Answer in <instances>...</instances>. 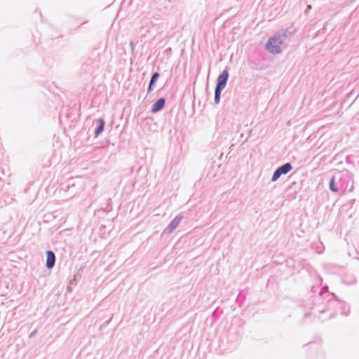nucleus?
<instances>
[{
	"label": "nucleus",
	"instance_id": "nucleus-1",
	"mask_svg": "<svg viewBox=\"0 0 359 359\" xmlns=\"http://www.w3.org/2000/svg\"><path fill=\"white\" fill-rule=\"evenodd\" d=\"M353 175L347 170L336 172L330 180L329 189L333 193L351 191L353 189Z\"/></svg>",
	"mask_w": 359,
	"mask_h": 359
},
{
	"label": "nucleus",
	"instance_id": "nucleus-7",
	"mask_svg": "<svg viewBox=\"0 0 359 359\" xmlns=\"http://www.w3.org/2000/svg\"><path fill=\"white\" fill-rule=\"evenodd\" d=\"M107 201H108V203H107L106 208H104V209L100 208L95 212V217H96L97 218L102 219V220H100V222H110V221L114 220L113 217L112 218H106V219L104 217V216H107L109 212L111 211V206L109 203V201H111V199H108Z\"/></svg>",
	"mask_w": 359,
	"mask_h": 359
},
{
	"label": "nucleus",
	"instance_id": "nucleus-5",
	"mask_svg": "<svg viewBox=\"0 0 359 359\" xmlns=\"http://www.w3.org/2000/svg\"><path fill=\"white\" fill-rule=\"evenodd\" d=\"M296 31L297 29L294 27L293 25H291L289 27L277 32L276 34H279L280 38L285 43V44L288 45V43Z\"/></svg>",
	"mask_w": 359,
	"mask_h": 359
},
{
	"label": "nucleus",
	"instance_id": "nucleus-9",
	"mask_svg": "<svg viewBox=\"0 0 359 359\" xmlns=\"http://www.w3.org/2000/svg\"><path fill=\"white\" fill-rule=\"evenodd\" d=\"M166 104V100L165 97L158 98L151 106V112L156 114L165 107Z\"/></svg>",
	"mask_w": 359,
	"mask_h": 359
},
{
	"label": "nucleus",
	"instance_id": "nucleus-3",
	"mask_svg": "<svg viewBox=\"0 0 359 359\" xmlns=\"http://www.w3.org/2000/svg\"><path fill=\"white\" fill-rule=\"evenodd\" d=\"M287 47V44L280 38L279 34H275L270 37L266 43V50L273 55L279 54Z\"/></svg>",
	"mask_w": 359,
	"mask_h": 359
},
{
	"label": "nucleus",
	"instance_id": "nucleus-8",
	"mask_svg": "<svg viewBox=\"0 0 359 359\" xmlns=\"http://www.w3.org/2000/svg\"><path fill=\"white\" fill-rule=\"evenodd\" d=\"M60 215L61 212H59L58 211L53 213H49L45 215L43 222L45 223L53 222L55 224H64L66 221L64 219L63 217H61L58 220H57Z\"/></svg>",
	"mask_w": 359,
	"mask_h": 359
},
{
	"label": "nucleus",
	"instance_id": "nucleus-11",
	"mask_svg": "<svg viewBox=\"0 0 359 359\" xmlns=\"http://www.w3.org/2000/svg\"><path fill=\"white\" fill-rule=\"evenodd\" d=\"M160 77V74L158 72H154L151 74V79L149 83L147 88V94L151 93L154 88V86Z\"/></svg>",
	"mask_w": 359,
	"mask_h": 359
},
{
	"label": "nucleus",
	"instance_id": "nucleus-16",
	"mask_svg": "<svg viewBox=\"0 0 359 359\" xmlns=\"http://www.w3.org/2000/svg\"><path fill=\"white\" fill-rule=\"evenodd\" d=\"M76 194H77V191H72V196H74V195H76Z\"/></svg>",
	"mask_w": 359,
	"mask_h": 359
},
{
	"label": "nucleus",
	"instance_id": "nucleus-10",
	"mask_svg": "<svg viewBox=\"0 0 359 359\" xmlns=\"http://www.w3.org/2000/svg\"><path fill=\"white\" fill-rule=\"evenodd\" d=\"M105 127V120L103 117L99 118L97 120V126L94 130V137H97L102 133Z\"/></svg>",
	"mask_w": 359,
	"mask_h": 359
},
{
	"label": "nucleus",
	"instance_id": "nucleus-6",
	"mask_svg": "<svg viewBox=\"0 0 359 359\" xmlns=\"http://www.w3.org/2000/svg\"><path fill=\"white\" fill-rule=\"evenodd\" d=\"M100 67V58L97 55L95 58H89L83 65V69L88 72L93 73L95 69H98Z\"/></svg>",
	"mask_w": 359,
	"mask_h": 359
},
{
	"label": "nucleus",
	"instance_id": "nucleus-12",
	"mask_svg": "<svg viewBox=\"0 0 359 359\" xmlns=\"http://www.w3.org/2000/svg\"><path fill=\"white\" fill-rule=\"evenodd\" d=\"M46 255H47L46 264V267L48 269H51L53 267V266L55 264V255L52 251H47Z\"/></svg>",
	"mask_w": 359,
	"mask_h": 359
},
{
	"label": "nucleus",
	"instance_id": "nucleus-2",
	"mask_svg": "<svg viewBox=\"0 0 359 359\" xmlns=\"http://www.w3.org/2000/svg\"><path fill=\"white\" fill-rule=\"evenodd\" d=\"M229 77L228 67H226L218 76L216 80V86L215 88L214 102L218 104L220 102L221 94L225 88Z\"/></svg>",
	"mask_w": 359,
	"mask_h": 359
},
{
	"label": "nucleus",
	"instance_id": "nucleus-14",
	"mask_svg": "<svg viewBox=\"0 0 359 359\" xmlns=\"http://www.w3.org/2000/svg\"><path fill=\"white\" fill-rule=\"evenodd\" d=\"M183 218L182 213L177 215L169 224H180Z\"/></svg>",
	"mask_w": 359,
	"mask_h": 359
},
{
	"label": "nucleus",
	"instance_id": "nucleus-15",
	"mask_svg": "<svg viewBox=\"0 0 359 359\" xmlns=\"http://www.w3.org/2000/svg\"><path fill=\"white\" fill-rule=\"evenodd\" d=\"M130 48H131V51L133 53H134V50H135V45H134L133 41H130Z\"/></svg>",
	"mask_w": 359,
	"mask_h": 359
},
{
	"label": "nucleus",
	"instance_id": "nucleus-4",
	"mask_svg": "<svg viewBox=\"0 0 359 359\" xmlns=\"http://www.w3.org/2000/svg\"><path fill=\"white\" fill-rule=\"evenodd\" d=\"M292 169V165L290 163H285L282 165L278 167L271 177V182L277 181L281 175L287 174Z\"/></svg>",
	"mask_w": 359,
	"mask_h": 359
},
{
	"label": "nucleus",
	"instance_id": "nucleus-13",
	"mask_svg": "<svg viewBox=\"0 0 359 359\" xmlns=\"http://www.w3.org/2000/svg\"><path fill=\"white\" fill-rule=\"evenodd\" d=\"M76 178H70L69 179L66 183L63 184L62 186V189L67 191H69L71 189L74 188L76 185Z\"/></svg>",
	"mask_w": 359,
	"mask_h": 359
}]
</instances>
